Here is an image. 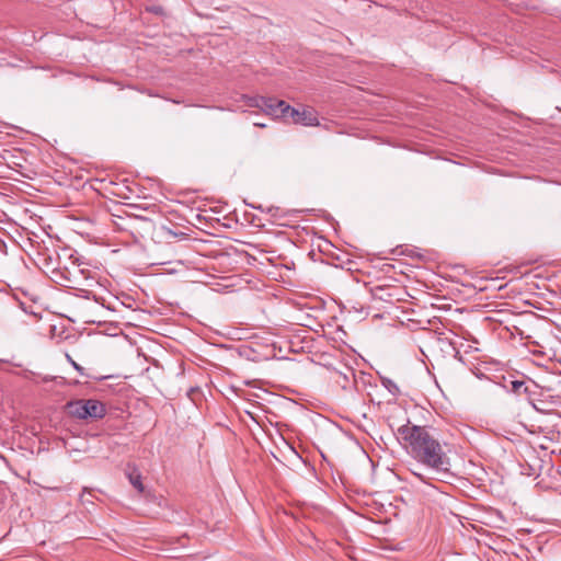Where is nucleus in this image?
Instances as JSON below:
<instances>
[{
  "mask_svg": "<svg viewBox=\"0 0 561 561\" xmlns=\"http://www.w3.org/2000/svg\"><path fill=\"white\" fill-rule=\"evenodd\" d=\"M287 119L304 126H318L320 124L317 112L311 107H304L300 111L290 106Z\"/></svg>",
  "mask_w": 561,
  "mask_h": 561,
  "instance_id": "nucleus-2",
  "label": "nucleus"
},
{
  "mask_svg": "<svg viewBox=\"0 0 561 561\" xmlns=\"http://www.w3.org/2000/svg\"><path fill=\"white\" fill-rule=\"evenodd\" d=\"M512 391L517 396H525L528 400L529 397H534L536 394V391L528 385H526L525 381L522 380H514L512 381Z\"/></svg>",
  "mask_w": 561,
  "mask_h": 561,
  "instance_id": "nucleus-5",
  "label": "nucleus"
},
{
  "mask_svg": "<svg viewBox=\"0 0 561 561\" xmlns=\"http://www.w3.org/2000/svg\"><path fill=\"white\" fill-rule=\"evenodd\" d=\"M255 126H261V127H263L264 125H263V124L255 123Z\"/></svg>",
  "mask_w": 561,
  "mask_h": 561,
  "instance_id": "nucleus-11",
  "label": "nucleus"
},
{
  "mask_svg": "<svg viewBox=\"0 0 561 561\" xmlns=\"http://www.w3.org/2000/svg\"><path fill=\"white\" fill-rule=\"evenodd\" d=\"M66 358L80 375L85 376L84 368L75 362L69 354H66Z\"/></svg>",
  "mask_w": 561,
  "mask_h": 561,
  "instance_id": "nucleus-10",
  "label": "nucleus"
},
{
  "mask_svg": "<svg viewBox=\"0 0 561 561\" xmlns=\"http://www.w3.org/2000/svg\"><path fill=\"white\" fill-rule=\"evenodd\" d=\"M69 413L78 419H87L85 400H77L68 403Z\"/></svg>",
  "mask_w": 561,
  "mask_h": 561,
  "instance_id": "nucleus-6",
  "label": "nucleus"
},
{
  "mask_svg": "<svg viewBox=\"0 0 561 561\" xmlns=\"http://www.w3.org/2000/svg\"><path fill=\"white\" fill-rule=\"evenodd\" d=\"M84 411L88 412L87 419L88 417L102 419L106 412L105 405L101 401L93 400V399L85 400V410Z\"/></svg>",
  "mask_w": 561,
  "mask_h": 561,
  "instance_id": "nucleus-4",
  "label": "nucleus"
},
{
  "mask_svg": "<svg viewBox=\"0 0 561 561\" xmlns=\"http://www.w3.org/2000/svg\"><path fill=\"white\" fill-rule=\"evenodd\" d=\"M266 102H270L266 96H253V98H248L247 105L250 107H257V108L264 111Z\"/></svg>",
  "mask_w": 561,
  "mask_h": 561,
  "instance_id": "nucleus-8",
  "label": "nucleus"
},
{
  "mask_svg": "<svg viewBox=\"0 0 561 561\" xmlns=\"http://www.w3.org/2000/svg\"><path fill=\"white\" fill-rule=\"evenodd\" d=\"M397 434L407 453L416 461L411 473L425 484L444 481L450 476V458L440 442L426 427L408 421Z\"/></svg>",
  "mask_w": 561,
  "mask_h": 561,
  "instance_id": "nucleus-1",
  "label": "nucleus"
},
{
  "mask_svg": "<svg viewBox=\"0 0 561 561\" xmlns=\"http://www.w3.org/2000/svg\"><path fill=\"white\" fill-rule=\"evenodd\" d=\"M270 102H266L264 111L266 114L276 118H288V111L290 105L285 101L267 98Z\"/></svg>",
  "mask_w": 561,
  "mask_h": 561,
  "instance_id": "nucleus-3",
  "label": "nucleus"
},
{
  "mask_svg": "<svg viewBox=\"0 0 561 561\" xmlns=\"http://www.w3.org/2000/svg\"><path fill=\"white\" fill-rule=\"evenodd\" d=\"M128 480L130 484L140 493L144 492L145 486L141 481V474L134 469L131 472L127 473Z\"/></svg>",
  "mask_w": 561,
  "mask_h": 561,
  "instance_id": "nucleus-7",
  "label": "nucleus"
},
{
  "mask_svg": "<svg viewBox=\"0 0 561 561\" xmlns=\"http://www.w3.org/2000/svg\"><path fill=\"white\" fill-rule=\"evenodd\" d=\"M529 403L538 412L547 413L549 411L548 401L543 399H536L535 397H529Z\"/></svg>",
  "mask_w": 561,
  "mask_h": 561,
  "instance_id": "nucleus-9",
  "label": "nucleus"
}]
</instances>
